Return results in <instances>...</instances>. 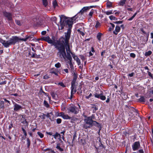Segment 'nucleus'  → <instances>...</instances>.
<instances>
[{"instance_id":"52","label":"nucleus","mask_w":153,"mask_h":153,"mask_svg":"<svg viewBox=\"0 0 153 153\" xmlns=\"http://www.w3.org/2000/svg\"><path fill=\"white\" fill-rule=\"evenodd\" d=\"M77 78V75L75 73H74V76H73V79L72 80H75L76 81Z\"/></svg>"},{"instance_id":"26","label":"nucleus","mask_w":153,"mask_h":153,"mask_svg":"<svg viewBox=\"0 0 153 153\" xmlns=\"http://www.w3.org/2000/svg\"><path fill=\"white\" fill-rule=\"evenodd\" d=\"M22 129L23 133L24 134V135L25 136V137H23L22 138H23V139L25 140V139L26 138V136L27 135L26 131L23 127H22Z\"/></svg>"},{"instance_id":"12","label":"nucleus","mask_w":153,"mask_h":153,"mask_svg":"<svg viewBox=\"0 0 153 153\" xmlns=\"http://www.w3.org/2000/svg\"><path fill=\"white\" fill-rule=\"evenodd\" d=\"M140 147V145L139 141L135 142L132 145V149L134 151L138 150Z\"/></svg>"},{"instance_id":"55","label":"nucleus","mask_w":153,"mask_h":153,"mask_svg":"<svg viewBox=\"0 0 153 153\" xmlns=\"http://www.w3.org/2000/svg\"><path fill=\"white\" fill-rule=\"evenodd\" d=\"M51 95L53 98V99H55L56 97V94L54 92H52L51 93Z\"/></svg>"},{"instance_id":"13","label":"nucleus","mask_w":153,"mask_h":153,"mask_svg":"<svg viewBox=\"0 0 153 153\" xmlns=\"http://www.w3.org/2000/svg\"><path fill=\"white\" fill-rule=\"evenodd\" d=\"M33 20L34 23V25L36 26H40L42 25L41 21L39 20L37 17H35L33 19Z\"/></svg>"},{"instance_id":"40","label":"nucleus","mask_w":153,"mask_h":153,"mask_svg":"<svg viewBox=\"0 0 153 153\" xmlns=\"http://www.w3.org/2000/svg\"><path fill=\"white\" fill-rule=\"evenodd\" d=\"M109 17L110 19L111 20H117V18H116L115 16H114L113 15H111V16H110Z\"/></svg>"},{"instance_id":"57","label":"nucleus","mask_w":153,"mask_h":153,"mask_svg":"<svg viewBox=\"0 0 153 153\" xmlns=\"http://www.w3.org/2000/svg\"><path fill=\"white\" fill-rule=\"evenodd\" d=\"M4 102L3 101H1L0 102V106H1V108H4Z\"/></svg>"},{"instance_id":"30","label":"nucleus","mask_w":153,"mask_h":153,"mask_svg":"<svg viewBox=\"0 0 153 153\" xmlns=\"http://www.w3.org/2000/svg\"><path fill=\"white\" fill-rule=\"evenodd\" d=\"M62 117L64 119H70L71 118V117L69 116L68 114H64Z\"/></svg>"},{"instance_id":"47","label":"nucleus","mask_w":153,"mask_h":153,"mask_svg":"<svg viewBox=\"0 0 153 153\" xmlns=\"http://www.w3.org/2000/svg\"><path fill=\"white\" fill-rule=\"evenodd\" d=\"M69 73V71L68 69H65L62 70V73L63 74H65V73Z\"/></svg>"},{"instance_id":"21","label":"nucleus","mask_w":153,"mask_h":153,"mask_svg":"<svg viewBox=\"0 0 153 153\" xmlns=\"http://www.w3.org/2000/svg\"><path fill=\"white\" fill-rule=\"evenodd\" d=\"M60 144L59 143H58L57 144L56 148L57 149H58L59 152H62L64 151L63 149L61 148L60 147Z\"/></svg>"},{"instance_id":"19","label":"nucleus","mask_w":153,"mask_h":153,"mask_svg":"<svg viewBox=\"0 0 153 153\" xmlns=\"http://www.w3.org/2000/svg\"><path fill=\"white\" fill-rule=\"evenodd\" d=\"M53 137L55 139H56V137H58L59 139H60V141H61V143H63V142L60 139L61 137V135L57 132H56L55 134L53 135Z\"/></svg>"},{"instance_id":"51","label":"nucleus","mask_w":153,"mask_h":153,"mask_svg":"<svg viewBox=\"0 0 153 153\" xmlns=\"http://www.w3.org/2000/svg\"><path fill=\"white\" fill-rule=\"evenodd\" d=\"M15 22L16 24L18 25L21 26V23L20 20H15Z\"/></svg>"},{"instance_id":"34","label":"nucleus","mask_w":153,"mask_h":153,"mask_svg":"<svg viewBox=\"0 0 153 153\" xmlns=\"http://www.w3.org/2000/svg\"><path fill=\"white\" fill-rule=\"evenodd\" d=\"M152 52L151 51H149L147 52H145V56H149L150 55L152 54Z\"/></svg>"},{"instance_id":"36","label":"nucleus","mask_w":153,"mask_h":153,"mask_svg":"<svg viewBox=\"0 0 153 153\" xmlns=\"http://www.w3.org/2000/svg\"><path fill=\"white\" fill-rule=\"evenodd\" d=\"M101 26V23L100 22H99L98 21H97L96 24L95 26V27L96 28H97L98 27H100Z\"/></svg>"},{"instance_id":"17","label":"nucleus","mask_w":153,"mask_h":153,"mask_svg":"<svg viewBox=\"0 0 153 153\" xmlns=\"http://www.w3.org/2000/svg\"><path fill=\"white\" fill-rule=\"evenodd\" d=\"M120 26H116L114 30L113 31V33L114 34L117 35L120 30Z\"/></svg>"},{"instance_id":"2","label":"nucleus","mask_w":153,"mask_h":153,"mask_svg":"<svg viewBox=\"0 0 153 153\" xmlns=\"http://www.w3.org/2000/svg\"><path fill=\"white\" fill-rule=\"evenodd\" d=\"M62 17H60V25L58 26L59 30H63L65 26L66 27L68 26V29H67V31L64 33V36H65V33L69 32L70 34H71V29L72 27L73 22L71 21V19H67L65 16H62Z\"/></svg>"},{"instance_id":"23","label":"nucleus","mask_w":153,"mask_h":153,"mask_svg":"<svg viewBox=\"0 0 153 153\" xmlns=\"http://www.w3.org/2000/svg\"><path fill=\"white\" fill-rule=\"evenodd\" d=\"M77 31L79 33L80 35H81L82 36H84L85 35V34L83 32L82 29V28H79L77 30Z\"/></svg>"},{"instance_id":"43","label":"nucleus","mask_w":153,"mask_h":153,"mask_svg":"<svg viewBox=\"0 0 153 153\" xmlns=\"http://www.w3.org/2000/svg\"><path fill=\"white\" fill-rule=\"evenodd\" d=\"M75 60L76 61L77 64L78 65H79L81 64L80 60L78 57H77V58Z\"/></svg>"},{"instance_id":"5","label":"nucleus","mask_w":153,"mask_h":153,"mask_svg":"<svg viewBox=\"0 0 153 153\" xmlns=\"http://www.w3.org/2000/svg\"><path fill=\"white\" fill-rule=\"evenodd\" d=\"M93 95L96 98L100 99L102 101L105 100L106 99L105 96L103 94V92L100 90L99 91H96Z\"/></svg>"},{"instance_id":"20","label":"nucleus","mask_w":153,"mask_h":153,"mask_svg":"<svg viewBox=\"0 0 153 153\" xmlns=\"http://www.w3.org/2000/svg\"><path fill=\"white\" fill-rule=\"evenodd\" d=\"M76 91L77 90L76 88L74 90H71V96L69 98L71 100L73 97L74 94L76 92Z\"/></svg>"},{"instance_id":"22","label":"nucleus","mask_w":153,"mask_h":153,"mask_svg":"<svg viewBox=\"0 0 153 153\" xmlns=\"http://www.w3.org/2000/svg\"><path fill=\"white\" fill-rule=\"evenodd\" d=\"M102 35L103 34L100 32H99L97 33V38L99 42L101 40V37Z\"/></svg>"},{"instance_id":"16","label":"nucleus","mask_w":153,"mask_h":153,"mask_svg":"<svg viewBox=\"0 0 153 153\" xmlns=\"http://www.w3.org/2000/svg\"><path fill=\"white\" fill-rule=\"evenodd\" d=\"M132 132L130 130H126L123 132V134L126 136H128L129 135L132 134Z\"/></svg>"},{"instance_id":"38","label":"nucleus","mask_w":153,"mask_h":153,"mask_svg":"<svg viewBox=\"0 0 153 153\" xmlns=\"http://www.w3.org/2000/svg\"><path fill=\"white\" fill-rule=\"evenodd\" d=\"M53 7L55 8L58 6L57 2L56 0H54L53 2Z\"/></svg>"},{"instance_id":"53","label":"nucleus","mask_w":153,"mask_h":153,"mask_svg":"<svg viewBox=\"0 0 153 153\" xmlns=\"http://www.w3.org/2000/svg\"><path fill=\"white\" fill-rule=\"evenodd\" d=\"M111 58H110L109 59L110 60L113 62V59H114L115 58H116V56L115 55L113 54L111 56Z\"/></svg>"},{"instance_id":"18","label":"nucleus","mask_w":153,"mask_h":153,"mask_svg":"<svg viewBox=\"0 0 153 153\" xmlns=\"http://www.w3.org/2000/svg\"><path fill=\"white\" fill-rule=\"evenodd\" d=\"M140 98L137 99V102L144 103L145 102V98L144 96H140Z\"/></svg>"},{"instance_id":"10","label":"nucleus","mask_w":153,"mask_h":153,"mask_svg":"<svg viewBox=\"0 0 153 153\" xmlns=\"http://www.w3.org/2000/svg\"><path fill=\"white\" fill-rule=\"evenodd\" d=\"M3 14L4 16L7 18L8 22L9 23L12 22L13 20L12 19V15L11 13L5 11L3 13Z\"/></svg>"},{"instance_id":"4","label":"nucleus","mask_w":153,"mask_h":153,"mask_svg":"<svg viewBox=\"0 0 153 153\" xmlns=\"http://www.w3.org/2000/svg\"><path fill=\"white\" fill-rule=\"evenodd\" d=\"M33 37L31 36L26 35L25 38H21L17 36H12L11 38V46L15 45L17 42H19V41H22L24 42H26L28 40L31 41L32 40Z\"/></svg>"},{"instance_id":"29","label":"nucleus","mask_w":153,"mask_h":153,"mask_svg":"<svg viewBox=\"0 0 153 153\" xmlns=\"http://www.w3.org/2000/svg\"><path fill=\"white\" fill-rule=\"evenodd\" d=\"M139 12V11H137L130 18L128 19V21H130L132 20L133 19L135 16L137 15V13Z\"/></svg>"},{"instance_id":"48","label":"nucleus","mask_w":153,"mask_h":153,"mask_svg":"<svg viewBox=\"0 0 153 153\" xmlns=\"http://www.w3.org/2000/svg\"><path fill=\"white\" fill-rule=\"evenodd\" d=\"M22 123L25 124H26L25 126H27L28 125V123L26 121V120L24 118V120L22 122Z\"/></svg>"},{"instance_id":"35","label":"nucleus","mask_w":153,"mask_h":153,"mask_svg":"<svg viewBox=\"0 0 153 153\" xmlns=\"http://www.w3.org/2000/svg\"><path fill=\"white\" fill-rule=\"evenodd\" d=\"M140 30L142 32H143V33L146 34L147 35V41H148V38L149 35V33H146V32L145 31H144V30L142 28H141L140 29Z\"/></svg>"},{"instance_id":"11","label":"nucleus","mask_w":153,"mask_h":153,"mask_svg":"<svg viewBox=\"0 0 153 153\" xmlns=\"http://www.w3.org/2000/svg\"><path fill=\"white\" fill-rule=\"evenodd\" d=\"M125 107L126 108V110L128 111L131 114H133V112L138 113L137 110L135 109L133 107L129 105H125Z\"/></svg>"},{"instance_id":"46","label":"nucleus","mask_w":153,"mask_h":153,"mask_svg":"<svg viewBox=\"0 0 153 153\" xmlns=\"http://www.w3.org/2000/svg\"><path fill=\"white\" fill-rule=\"evenodd\" d=\"M37 134L41 138H42L44 137V134L41 132L38 131Z\"/></svg>"},{"instance_id":"15","label":"nucleus","mask_w":153,"mask_h":153,"mask_svg":"<svg viewBox=\"0 0 153 153\" xmlns=\"http://www.w3.org/2000/svg\"><path fill=\"white\" fill-rule=\"evenodd\" d=\"M76 81L75 80H72L71 82V90H74L76 88Z\"/></svg>"},{"instance_id":"31","label":"nucleus","mask_w":153,"mask_h":153,"mask_svg":"<svg viewBox=\"0 0 153 153\" xmlns=\"http://www.w3.org/2000/svg\"><path fill=\"white\" fill-rule=\"evenodd\" d=\"M95 126L97 127H98L99 128V130L98 131V132L99 133L100 132V131L102 129V127H101V125L100 124L98 123V124H96V125Z\"/></svg>"},{"instance_id":"25","label":"nucleus","mask_w":153,"mask_h":153,"mask_svg":"<svg viewBox=\"0 0 153 153\" xmlns=\"http://www.w3.org/2000/svg\"><path fill=\"white\" fill-rule=\"evenodd\" d=\"M89 9L88 6L84 7L80 11L83 14L84 12H86L87 10H89Z\"/></svg>"},{"instance_id":"37","label":"nucleus","mask_w":153,"mask_h":153,"mask_svg":"<svg viewBox=\"0 0 153 153\" xmlns=\"http://www.w3.org/2000/svg\"><path fill=\"white\" fill-rule=\"evenodd\" d=\"M43 4L45 6V7H46L48 4V2L47 0H42Z\"/></svg>"},{"instance_id":"39","label":"nucleus","mask_w":153,"mask_h":153,"mask_svg":"<svg viewBox=\"0 0 153 153\" xmlns=\"http://www.w3.org/2000/svg\"><path fill=\"white\" fill-rule=\"evenodd\" d=\"M112 6L111 2H108L106 3V6L108 8H110Z\"/></svg>"},{"instance_id":"41","label":"nucleus","mask_w":153,"mask_h":153,"mask_svg":"<svg viewBox=\"0 0 153 153\" xmlns=\"http://www.w3.org/2000/svg\"><path fill=\"white\" fill-rule=\"evenodd\" d=\"M80 143L81 145L83 146L84 145L86 144L85 140L83 139H81L80 140Z\"/></svg>"},{"instance_id":"33","label":"nucleus","mask_w":153,"mask_h":153,"mask_svg":"<svg viewBox=\"0 0 153 153\" xmlns=\"http://www.w3.org/2000/svg\"><path fill=\"white\" fill-rule=\"evenodd\" d=\"M44 105L45 107L47 108H49L50 107L49 104L45 100H44Z\"/></svg>"},{"instance_id":"28","label":"nucleus","mask_w":153,"mask_h":153,"mask_svg":"<svg viewBox=\"0 0 153 153\" xmlns=\"http://www.w3.org/2000/svg\"><path fill=\"white\" fill-rule=\"evenodd\" d=\"M92 108L93 109L92 110V112L93 113H95L96 111L98 110V107H97L95 105H93Z\"/></svg>"},{"instance_id":"3","label":"nucleus","mask_w":153,"mask_h":153,"mask_svg":"<svg viewBox=\"0 0 153 153\" xmlns=\"http://www.w3.org/2000/svg\"><path fill=\"white\" fill-rule=\"evenodd\" d=\"M84 117L85 118L84 120V124L83 127L85 129H88L91 128L93 126H95L96 124H98V123L96 121L91 119L89 117H87L86 115H84Z\"/></svg>"},{"instance_id":"44","label":"nucleus","mask_w":153,"mask_h":153,"mask_svg":"<svg viewBox=\"0 0 153 153\" xmlns=\"http://www.w3.org/2000/svg\"><path fill=\"white\" fill-rule=\"evenodd\" d=\"M42 115H40V116H39V117L41 118L43 120H44L45 119V117L46 116V114H44V113H42Z\"/></svg>"},{"instance_id":"58","label":"nucleus","mask_w":153,"mask_h":153,"mask_svg":"<svg viewBox=\"0 0 153 153\" xmlns=\"http://www.w3.org/2000/svg\"><path fill=\"white\" fill-rule=\"evenodd\" d=\"M92 120L95 119V116L94 114H92L91 116L88 117Z\"/></svg>"},{"instance_id":"62","label":"nucleus","mask_w":153,"mask_h":153,"mask_svg":"<svg viewBox=\"0 0 153 153\" xmlns=\"http://www.w3.org/2000/svg\"><path fill=\"white\" fill-rule=\"evenodd\" d=\"M69 64L70 65V68L72 69V68H74V67H73V64H72V60H70V61H69Z\"/></svg>"},{"instance_id":"1","label":"nucleus","mask_w":153,"mask_h":153,"mask_svg":"<svg viewBox=\"0 0 153 153\" xmlns=\"http://www.w3.org/2000/svg\"><path fill=\"white\" fill-rule=\"evenodd\" d=\"M71 34L69 32L65 33V36H61L57 40V43L55 48L58 51L57 54L59 57L64 58L66 56L65 49L67 51L71 53L69 44Z\"/></svg>"},{"instance_id":"45","label":"nucleus","mask_w":153,"mask_h":153,"mask_svg":"<svg viewBox=\"0 0 153 153\" xmlns=\"http://www.w3.org/2000/svg\"><path fill=\"white\" fill-rule=\"evenodd\" d=\"M104 13H105L107 15H109L113 13L112 10H110V11L104 12Z\"/></svg>"},{"instance_id":"42","label":"nucleus","mask_w":153,"mask_h":153,"mask_svg":"<svg viewBox=\"0 0 153 153\" xmlns=\"http://www.w3.org/2000/svg\"><path fill=\"white\" fill-rule=\"evenodd\" d=\"M61 66V64L59 62H58L55 65V66L57 68H60Z\"/></svg>"},{"instance_id":"14","label":"nucleus","mask_w":153,"mask_h":153,"mask_svg":"<svg viewBox=\"0 0 153 153\" xmlns=\"http://www.w3.org/2000/svg\"><path fill=\"white\" fill-rule=\"evenodd\" d=\"M22 109V106L19 104L15 103L13 106V110L14 111L17 112Z\"/></svg>"},{"instance_id":"9","label":"nucleus","mask_w":153,"mask_h":153,"mask_svg":"<svg viewBox=\"0 0 153 153\" xmlns=\"http://www.w3.org/2000/svg\"><path fill=\"white\" fill-rule=\"evenodd\" d=\"M11 38L7 41L4 40L0 38V42L1 43L4 48H7L11 46Z\"/></svg>"},{"instance_id":"60","label":"nucleus","mask_w":153,"mask_h":153,"mask_svg":"<svg viewBox=\"0 0 153 153\" xmlns=\"http://www.w3.org/2000/svg\"><path fill=\"white\" fill-rule=\"evenodd\" d=\"M62 122V120L60 118H57L56 119V123L57 124H60Z\"/></svg>"},{"instance_id":"50","label":"nucleus","mask_w":153,"mask_h":153,"mask_svg":"<svg viewBox=\"0 0 153 153\" xmlns=\"http://www.w3.org/2000/svg\"><path fill=\"white\" fill-rule=\"evenodd\" d=\"M58 85H60L63 88H65L66 87V86L62 82H59L58 84Z\"/></svg>"},{"instance_id":"6","label":"nucleus","mask_w":153,"mask_h":153,"mask_svg":"<svg viewBox=\"0 0 153 153\" xmlns=\"http://www.w3.org/2000/svg\"><path fill=\"white\" fill-rule=\"evenodd\" d=\"M68 113H73L76 114L79 113V110L77 107L74 105H70L67 109Z\"/></svg>"},{"instance_id":"63","label":"nucleus","mask_w":153,"mask_h":153,"mask_svg":"<svg viewBox=\"0 0 153 153\" xmlns=\"http://www.w3.org/2000/svg\"><path fill=\"white\" fill-rule=\"evenodd\" d=\"M135 74L134 72H132L130 74H129L128 75V76H129L130 77H133L134 75Z\"/></svg>"},{"instance_id":"49","label":"nucleus","mask_w":153,"mask_h":153,"mask_svg":"<svg viewBox=\"0 0 153 153\" xmlns=\"http://www.w3.org/2000/svg\"><path fill=\"white\" fill-rule=\"evenodd\" d=\"M5 135L6 137H8V138H9V141H10V140H11V139H12V137L10 136L9 134H8L7 133H6L5 134Z\"/></svg>"},{"instance_id":"8","label":"nucleus","mask_w":153,"mask_h":153,"mask_svg":"<svg viewBox=\"0 0 153 153\" xmlns=\"http://www.w3.org/2000/svg\"><path fill=\"white\" fill-rule=\"evenodd\" d=\"M40 40L42 41H44L47 42L48 43L52 44V45H53L54 46L55 48L56 45L57 43V40H56V42L55 40L54 41H53L48 36L47 37H42L41 38Z\"/></svg>"},{"instance_id":"54","label":"nucleus","mask_w":153,"mask_h":153,"mask_svg":"<svg viewBox=\"0 0 153 153\" xmlns=\"http://www.w3.org/2000/svg\"><path fill=\"white\" fill-rule=\"evenodd\" d=\"M147 73L148 74V75L152 79H153V74H152L149 71H148Z\"/></svg>"},{"instance_id":"7","label":"nucleus","mask_w":153,"mask_h":153,"mask_svg":"<svg viewBox=\"0 0 153 153\" xmlns=\"http://www.w3.org/2000/svg\"><path fill=\"white\" fill-rule=\"evenodd\" d=\"M83 19V13L80 11L76 15L71 18V21L73 22V23L79 20H82Z\"/></svg>"},{"instance_id":"56","label":"nucleus","mask_w":153,"mask_h":153,"mask_svg":"<svg viewBox=\"0 0 153 153\" xmlns=\"http://www.w3.org/2000/svg\"><path fill=\"white\" fill-rule=\"evenodd\" d=\"M57 70H56L55 71H51V74H54L56 76H58V72H57Z\"/></svg>"},{"instance_id":"61","label":"nucleus","mask_w":153,"mask_h":153,"mask_svg":"<svg viewBox=\"0 0 153 153\" xmlns=\"http://www.w3.org/2000/svg\"><path fill=\"white\" fill-rule=\"evenodd\" d=\"M130 56L131 57L134 58L136 57V55L134 53H131L130 54Z\"/></svg>"},{"instance_id":"24","label":"nucleus","mask_w":153,"mask_h":153,"mask_svg":"<svg viewBox=\"0 0 153 153\" xmlns=\"http://www.w3.org/2000/svg\"><path fill=\"white\" fill-rule=\"evenodd\" d=\"M70 53H68L67 52V56L66 55V56L65 57H64V58H63L64 59H65L66 58H67L68 60H69V61L70 60H72V58L70 54Z\"/></svg>"},{"instance_id":"27","label":"nucleus","mask_w":153,"mask_h":153,"mask_svg":"<svg viewBox=\"0 0 153 153\" xmlns=\"http://www.w3.org/2000/svg\"><path fill=\"white\" fill-rule=\"evenodd\" d=\"M26 142H27V148H29L30 147V139H29L28 137L26 139Z\"/></svg>"},{"instance_id":"64","label":"nucleus","mask_w":153,"mask_h":153,"mask_svg":"<svg viewBox=\"0 0 153 153\" xmlns=\"http://www.w3.org/2000/svg\"><path fill=\"white\" fill-rule=\"evenodd\" d=\"M44 92H45L42 90V87H41L40 89L39 94H41L42 93L44 94Z\"/></svg>"},{"instance_id":"59","label":"nucleus","mask_w":153,"mask_h":153,"mask_svg":"<svg viewBox=\"0 0 153 153\" xmlns=\"http://www.w3.org/2000/svg\"><path fill=\"white\" fill-rule=\"evenodd\" d=\"M71 53L72 54L73 58L75 60L77 58V57H78L77 56L75 55L72 52Z\"/></svg>"},{"instance_id":"32","label":"nucleus","mask_w":153,"mask_h":153,"mask_svg":"<svg viewBox=\"0 0 153 153\" xmlns=\"http://www.w3.org/2000/svg\"><path fill=\"white\" fill-rule=\"evenodd\" d=\"M126 0H121L119 2V5L121 6H123L125 4Z\"/></svg>"}]
</instances>
